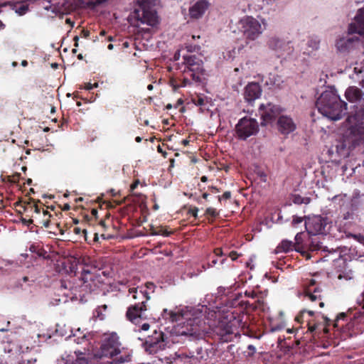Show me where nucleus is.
Returning <instances> with one entry per match:
<instances>
[{
	"label": "nucleus",
	"mask_w": 364,
	"mask_h": 364,
	"mask_svg": "<svg viewBox=\"0 0 364 364\" xmlns=\"http://www.w3.org/2000/svg\"><path fill=\"white\" fill-rule=\"evenodd\" d=\"M146 289L145 290H149L151 292L154 291V289L156 287L155 284L153 282H148L145 284Z\"/></svg>",
	"instance_id": "45"
},
{
	"label": "nucleus",
	"mask_w": 364,
	"mask_h": 364,
	"mask_svg": "<svg viewBox=\"0 0 364 364\" xmlns=\"http://www.w3.org/2000/svg\"><path fill=\"white\" fill-rule=\"evenodd\" d=\"M205 215L212 218H216L219 215V212L215 208L210 207L205 210Z\"/></svg>",
	"instance_id": "34"
},
{
	"label": "nucleus",
	"mask_w": 364,
	"mask_h": 364,
	"mask_svg": "<svg viewBox=\"0 0 364 364\" xmlns=\"http://www.w3.org/2000/svg\"><path fill=\"white\" fill-rule=\"evenodd\" d=\"M268 46L269 48L274 50H281L283 49L284 43L277 37H272L268 41Z\"/></svg>",
	"instance_id": "28"
},
{
	"label": "nucleus",
	"mask_w": 364,
	"mask_h": 364,
	"mask_svg": "<svg viewBox=\"0 0 364 364\" xmlns=\"http://www.w3.org/2000/svg\"><path fill=\"white\" fill-rule=\"evenodd\" d=\"M145 351L150 355H156L159 360L164 358L162 352L165 350L167 343L165 335L161 331L155 330L151 336H149L143 344Z\"/></svg>",
	"instance_id": "8"
},
{
	"label": "nucleus",
	"mask_w": 364,
	"mask_h": 364,
	"mask_svg": "<svg viewBox=\"0 0 364 364\" xmlns=\"http://www.w3.org/2000/svg\"><path fill=\"white\" fill-rule=\"evenodd\" d=\"M316 280L311 279L308 282L304 284V296L311 302L318 301V305L321 308L324 306V302L322 301L321 289L316 287Z\"/></svg>",
	"instance_id": "16"
},
{
	"label": "nucleus",
	"mask_w": 364,
	"mask_h": 364,
	"mask_svg": "<svg viewBox=\"0 0 364 364\" xmlns=\"http://www.w3.org/2000/svg\"><path fill=\"white\" fill-rule=\"evenodd\" d=\"M241 293H232L230 296L226 298L223 302L228 309H232V311L228 310L227 316L231 318L237 317V316L245 315L244 311L252 308L255 309L260 304L263 302L258 299L257 301L258 305L250 304L248 301H244Z\"/></svg>",
	"instance_id": "6"
},
{
	"label": "nucleus",
	"mask_w": 364,
	"mask_h": 364,
	"mask_svg": "<svg viewBox=\"0 0 364 364\" xmlns=\"http://www.w3.org/2000/svg\"><path fill=\"white\" fill-rule=\"evenodd\" d=\"M196 46H191H191H186L187 50H188V52H191V53H192V52L195 51V50H196Z\"/></svg>",
	"instance_id": "57"
},
{
	"label": "nucleus",
	"mask_w": 364,
	"mask_h": 364,
	"mask_svg": "<svg viewBox=\"0 0 364 364\" xmlns=\"http://www.w3.org/2000/svg\"><path fill=\"white\" fill-rule=\"evenodd\" d=\"M2 181L11 183V176H6L4 178H2Z\"/></svg>",
	"instance_id": "56"
},
{
	"label": "nucleus",
	"mask_w": 364,
	"mask_h": 364,
	"mask_svg": "<svg viewBox=\"0 0 364 364\" xmlns=\"http://www.w3.org/2000/svg\"><path fill=\"white\" fill-rule=\"evenodd\" d=\"M303 221V218L299 217V216H294L293 220H292V225H296L298 224H300Z\"/></svg>",
	"instance_id": "46"
},
{
	"label": "nucleus",
	"mask_w": 364,
	"mask_h": 364,
	"mask_svg": "<svg viewBox=\"0 0 364 364\" xmlns=\"http://www.w3.org/2000/svg\"><path fill=\"white\" fill-rule=\"evenodd\" d=\"M193 102L196 105L202 106L205 104V100L203 97L198 96L193 99Z\"/></svg>",
	"instance_id": "41"
},
{
	"label": "nucleus",
	"mask_w": 364,
	"mask_h": 364,
	"mask_svg": "<svg viewBox=\"0 0 364 364\" xmlns=\"http://www.w3.org/2000/svg\"><path fill=\"white\" fill-rule=\"evenodd\" d=\"M203 323V321L198 317L187 319L184 326L186 331H183V333L190 335L199 334L202 331L201 326Z\"/></svg>",
	"instance_id": "22"
},
{
	"label": "nucleus",
	"mask_w": 364,
	"mask_h": 364,
	"mask_svg": "<svg viewBox=\"0 0 364 364\" xmlns=\"http://www.w3.org/2000/svg\"><path fill=\"white\" fill-rule=\"evenodd\" d=\"M213 253L216 257L227 256V253H225L221 247L215 248Z\"/></svg>",
	"instance_id": "39"
},
{
	"label": "nucleus",
	"mask_w": 364,
	"mask_h": 364,
	"mask_svg": "<svg viewBox=\"0 0 364 364\" xmlns=\"http://www.w3.org/2000/svg\"><path fill=\"white\" fill-rule=\"evenodd\" d=\"M130 360V356L129 355L123 357L122 355H120L119 357L115 358L113 359V361L112 363L114 364H119V363H123L125 362H129Z\"/></svg>",
	"instance_id": "35"
},
{
	"label": "nucleus",
	"mask_w": 364,
	"mask_h": 364,
	"mask_svg": "<svg viewBox=\"0 0 364 364\" xmlns=\"http://www.w3.org/2000/svg\"><path fill=\"white\" fill-rule=\"evenodd\" d=\"M22 222L23 224L29 225L30 224H33V220L31 218H29L28 220H26V219L23 218Z\"/></svg>",
	"instance_id": "54"
},
{
	"label": "nucleus",
	"mask_w": 364,
	"mask_h": 364,
	"mask_svg": "<svg viewBox=\"0 0 364 364\" xmlns=\"http://www.w3.org/2000/svg\"><path fill=\"white\" fill-rule=\"evenodd\" d=\"M170 85L173 87L174 91L177 90L179 87H186V85H183V80L181 84H178L177 80L174 78L170 79Z\"/></svg>",
	"instance_id": "36"
},
{
	"label": "nucleus",
	"mask_w": 364,
	"mask_h": 364,
	"mask_svg": "<svg viewBox=\"0 0 364 364\" xmlns=\"http://www.w3.org/2000/svg\"><path fill=\"white\" fill-rule=\"evenodd\" d=\"M231 198V192L225 191L222 196H218V200L220 202L222 200H228Z\"/></svg>",
	"instance_id": "40"
},
{
	"label": "nucleus",
	"mask_w": 364,
	"mask_h": 364,
	"mask_svg": "<svg viewBox=\"0 0 364 364\" xmlns=\"http://www.w3.org/2000/svg\"><path fill=\"white\" fill-rule=\"evenodd\" d=\"M41 203L40 200L36 202L34 199L29 198L27 200H20L14 203L16 207H21L25 212H34L36 215L41 214V207L38 205Z\"/></svg>",
	"instance_id": "21"
},
{
	"label": "nucleus",
	"mask_w": 364,
	"mask_h": 364,
	"mask_svg": "<svg viewBox=\"0 0 364 364\" xmlns=\"http://www.w3.org/2000/svg\"><path fill=\"white\" fill-rule=\"evenodd\" d=\"M73 364H87V361L85 358H77Z\"/></svg>",
	"instance_id": "48"
},
{
	"label": "nucleus",
	"mask_w": 364,
	"mask_h": 364,
	"mask_svg": "<svg viewBox=\"0 0 364 364\" xmlns=\"http://www.w3.org/2000/svg\"><path fill=\"white\" fill-rule=\"evenodd\" d=\"M259 132V124L256 119L247 117L240 119L235 126V132L238 139L246 140Z\"/></svg>",
	"instance_id": "12"
},
{
	"label": "nucleus",
	"mask_w": 364,
	"mask_h": 364,
	"mask_svg": "<svg viewBox=\"0 0 364 364\" xmlns=\"http://www.w3.org/2000/svg\"><path fill=\"white\" fill-rule=\"evenodd\" d=\"M262 88L257 82H250L244 89V99L250 105H252L255 100L260 97Z\"/></svg>",
	"instance_id": "17"
},
{
	"label": "nucleus",
	"mask_w": 364,
	"mask_h": 364,
	"mask_svg": "<svg viewBox=\"0 0 364 364\" xmlns=\"http://www.w3.org/2000/svg\"><path fill=\"white\" fill-rule=\"evenodd\" d=\"M28 10V6L27 5H21L16 9V12L19 15H24Z\"/></svg>",
	"instance_id": "37"
},
{
	"label": "nucleus",
	"mask_w": 364,
	"mask_h": 364,
	"mask_svg": "<svg viewBox=\"0 0 364 364\" xmlns=\"http://www.w3.org/2000/svg\"><path fill=\"white\" fill-rule=\"evenodd\" d=\"M306 235L303 232H299L295 236V250L300 252L302 255H304L305 242H304Z\"/></svg>",
	"instance_id": "27"
},
{
	"label": "nucleus",
	"mask_w": 364,
	"mask_h": 364,
	"mask_svg": "<svg viewBox=\"0 0 364 364\" xmlns=\"http://www.w3.org/2000/svg\"><path fill=\"white\" fill-rule=\"evenodd\" d=\"M217 291L218 296L221 297L223 301L232 293L230 287H219Z\"/></svg>",
	"instance_id": "30"
},
{
	"label": "nucleus",
	"mask_w": 364,
	"mask_h": 364,
	"mask_svg": "<svg viewBox=\"0 0 364 364\" xmlns=\"http://www.w3.org/2000/svg\"><path fill=\"white\" fill-rule=\"evenodd\" d=\"M129 294L132 295L134 303L127 309L126 316L129 321L137 324L140 320L147 319L149 315L146 314L149 310L147 302L150 299L149 293L142 288H130Z\"/></svg>",
	"instance_id": "3"
},
{
	"label": "nucleus",
	"mask_w": 364,
	"mask_h": 364,
	"mask_svg": "<svg viewBox=\"0 0 364 364\" xmlns=\"http://www.w3.org/2000/svg\"><path fill=\"white\" fill-rule=\"evenodd\" d=\"M139 183V180L135 181L130 186L131 191H134L138 186Z\"/></svg>",
	"instance_id": "53"
},
{
	"label": "nucleus",
	"mask_w": 364,
	"mask_h": 364,
	"mask_svg": "<svg viewBox=\"0 0 364 364\" xmlns=\"http://www.w3.org/2000/svg\"><path fill=\"white\" fill-rule=\"evenodd\" d=\"M82 291L91 293L100 289L104 284V280L100 274L83 269L80 277Z\"/></svg>",
	"instance_id": "9"
},
{
	"label": "nucleus",
	"mask_w": 364,
	"mask_h": 364,
	"mask_svg": "<svg viewBox=\"0 0 364 364\" xmlns=\"http://www.w3.org/2000/svg\"><path fill=\"white\" fill-rule=\"evenodd\" d=\"M279 132L282 134H289L296 129L293 119L287 115H280L277 122Z\"/></svg>",
	"instance_id": "19"
},
{
	"label": "nucleus",
	"mask_w": 364,
	"mask_h": 364,
	"mask_svg": "<svg viewBox=\"0 0 364 364\" xmlns=\"http://www.w3.org/2000/svg\"><path fill=\"white\" fill-rule=\"evenodd\" d=\"M295 250V245L291 240H283L276 248L277 253L288 252Z\"/></svg>",
	"instance_id": "26"
},
{
	"label": "nucleus",
	"mask_w": 364,
	"mask_h": 364,
	"mask_svg": "<svg viewBox=\"0 0 364 364\" xmlns=\"http://www.w3.org/2000/svg\"><path fill=\"white\" fill-rule=\"evenodd\" d=\"M247 316L246 315L237 316L235 318H231L225 316L224 319L220 322L217 328V334L220 336L221 341L223 342H230L233 340L239 334V328L243 330L248 329L247 326Z\"/></svg>",
	"instance_id": "5"
},
{
	"label": "nucleus",
	"mask_w": 364,
	"mask_h": 364,
	"mask_svg": "<svg viewBox=\"0 0 364 364\" xmlns=\"http://www.w3.org/2000/svg\"><path fill=\"white\" fill-rule=\"evenodd\" d=\"M242 255L239 254L236 251H231L228 254H227V257H229L232 261H235L240 257Z\"/></svg>",
	"instance_id": "38"
},
{
	"label": "nucleus",
	"mask_w": 364,
	"mask_h": 364,
	"mask_svg": "<svg viewBox=\"0 0 364 364\" xmlns=\"http://www.w3.org/2000/svg\"><path fill=\"white\" fill-rule=\"evenodd\" d=\"M245 296L252 298V299H255L257 297V293L255 291H246L245 293Z\"/></svg>",
	"instance_id": "47"
},
{
	"label": "nucleus",
	"mask_w": 364,
	"mask_h": 364,
	"mask_svg": "<svg viewBox=\"0 0 364 364\" xmlns=\"http://www.w3.org/2000/svg\"><path fill=\"white\" fill-rule=\"evenodd\" d=\"M36 362V360H28L26 362L25 360H23L21 363L20 364H33L34 363Z\"/></svg>",
	"instance_id": "60"
},
{
	"label": "nucleus",
	"mask_w": 364,
	"mask_h": 364,
	"mask_svg": "<svg viewBox=\"0 0 364 364\" xmlns=\"http://www.w3.org/2000/svg\"><path fill=\"white\" fill-rule=\"evenodd\" d=\"M21 178V173H16L11 176V183H18Z\"/></svg>",
	"instance_id": "44"
},
{
	"label": "nucleus",
	"mask_w": 364,
	"mask_h": 364,
	"mask_svg": "<svg viewBox=\"0 0 364 364\" xmlns=\"http://www.w3.org/2000/svg\"><path fill=\"white\" fill-rule=\"evenodd\" d=\"M94 316L99 318L100 320L104 319V316L102 314V310H101V307H97L95 312Z\"/></svg>",
	"instance_id": "43"
},
{
	"label": "nucleus",
	"mask_w": 364,
	"mask_h": 364,
	"mask_svg": "<svg viewBox=\"0 0 364 364\" xmlns=\"http://www.w3.org/2000/svg\"><path fill=\"white\" fill-rule=\"evenodd\" d=\"M239 29L246 43L257 40L263 33L261 23L254 17L246 16L239 21Z\"/></svg>",
	"instance_id": "7"
},
{
	"label": "nucleus",
	"mask_w": 364,
	"mask_h": 364,
	"mask_svg": "<svg viewBox=\"0 0 364 364\" xmlns=\"http://www.w3.org/2000/svg\"><path fill=\"white\" fill-rule=\"evenodd\" d=\"M304 255L307 258H311L312 255L311 253L316 252V253L319 251L326 252V247H323L321 242L318 240L317 237H309V240L305 242Z\"/></svg>",
	"instance_id": "20"
},
{
	"label": "nucleus",
	"mask_w": 364,
	"mask_h": 364,
	"mask_svg": "<svg viewBox=\"0 0 364 364\" xmlns=\"http://www.w3.org/2000/svg\"><path fill=\"white\" fill-rule=\"evenodd\" d=\"M73 232L76 234V235H79L81 232H82V233L86 235L87 234V230L86 229H83L82 230H81V229L78 227H76L73 229Z\"/></svg>",
	"instance_id": "49"
},
{
	"label": "nucleus",
	"mask_w": 364,
	"mask_h": 364,
	"mask_svg": "<svg viewBox=\"0 0 364 364\" xmlns=\"http://www.w3.org/2000/svg\"><path fill=\"white\" fill-rule=\"evenodd\" d=\"M198 208L197 207H191L188 210V214L191 215L195 218L198 217Z\"/></svg>",
	"instance_id": "42"
},
{
	"label": "nucleus",
	"mask_w": 364,
	"mask_h": 364,
	"mask_svg": "<svg viewBox=\"0 0 364 364\" xmlns=\"http://www.w3.org/2000/svg\"><path fill=\"white\" fill-rule=\"evenodd\" d=\"M218 263V259H213L211 260V262H210L208 263V267H214L216 264Z\"/></svg>",
	"instance_id": "55"
},
{
	"label": "nucleus",
	"mask_w": 364,
	"mask_h": 364,
	"mask_svg": "<svg viewBox=\"0 0 364 364\" xmlns=\"http://www.w3.org/2000/svg\"><path fill=\"white\" fill-rule=\"evenodd\" d=\"M161 316L164 320L173 322L177 321L178 315L173 311H168L166 309H164L161 313Z\"/></svg>",
	"instance_id": "29"
},
{
	"label": "nucleus",
	"mask_w": 364,
	"mask_h": 364,
	"mask_svg": "<svg viewBox=\"0 0 364 364\" xmlns=\"http://www.w3.org/2000/svg\"><path fill=\"white\" fill-rule=\"evenodd\" d=\"M345 96L350 102L364 100V92H363L360 89L355 86L349 87L345 92Z\"/></svg>",
	"instance_id": "24"
},
{
	"label": "nucleus",
	"mask_w": 364,
	"mask_h": 364,
	"mask_svg": "<svg viewBox=\"0 0 364 364\" xmlns=\"http://www.w3.org/2000/svg\"><path fill=\"white\" fill-rule=\"evenodd\" d=\"M355 23L348 26V33H358L364 36V6L359 9L355 16Z\"/></svg>",
	"instance_id": "18"
},
{
	"label": "nucleus",
	"mask_w": 364,
	"mask_h": 364,
	"mask_svg": "<svg viewBox=\"0 0 364 364\" xmlns=\"http://www.w3.org/2000/svg\"><path fill=\"white\" fill-rule=\"evenodd\" d=\"M206 0H199L189 9V15L192 18L198 19L204 14L208 7Z\"/></svg>",
	"instance_id": "23"
},
{
	"label": "nucleus",
	"mask_w": 364,
	"mask_h": 364,
	"mask_svg": "<svg viewBox=\"0 0 364 364\" xmlns=\"http://www.w3.org/2000/svg\"><path fill=\"white\" fill-rule=\"evenodd\" d=\"M97 213H98V211L96 208L92 209V210H91L92 216L95 217L96 219L97 218Z\"/></svg>",
	"instance_id": "58"
},
{
	"label": "nucleus",
	"mask_w": 364,
	"mask_h": 364,
	"mask_svg": "<svg viewBox=\"0 0 364 364\" xmlns=\"http://www.w3.org/2000/svg\"><path fill=\"white\" fill-rule=\"evenodd\" d=\"M185 68L183 71V85L200 84L204 79L205 69L201 57L196 55H184L183 56Z\"/></svg>",
	"instance_id": "4"
},
{
	"label": "nucleus",
	"mask_w": 364,
	"mask_h": 364,
	"mask_svg": "<svg viewBox=\"0 0 364 364\" xmlns=\"http://www.w3.org/2000/svg\"><path fill=\"white\" fill-rule=\"evenodd\" d=\"M138 7L134 9V16L141 23L155 26L158 22L156 11L151 9L146 0H138Z\"/></svg>",
	"instance_id": "10"
},
{
	"label": "nucleus",
	"mask_w": 364,
	"mask_h": 364,
	"mask_svg": "<svg viewBox=\"0 0 364 364\" xmlns=\"http://www.w3.org/2000/svg\"><path fill=\"white\" fill-rule=\"evenodd\" d=\"M107 1V0H89L85 3V7L90 9H94Z\"/></svg>",
	"instance_id": "32"
},
{
	"label": "nucleus",
	"mask_w": 364,
	"mask_h": 364,
	"mask_svg": "<svg viewBox=\"0 0 364 364\" xmlns=\"http://www.w3.org/2000/svg\"><path fill=\"white\" fill-rule=\"evenodd\" d=\"M348 121L353 124L351 133L353 136L364 142V108L355 112V114L348 116Z\"/></svg>",
	"instance_id": "15"
},
{
	"label": "nucleus",
	"mask_w": 364,
	"mask_h": 364,
	"mask_svg": "<svg viewBox=\"0 0 364 364\" xmlns=\"http://www.w3.org/2000/svg\"><path fill=\"white\" fill-rule=\"evenodd\" d=\"M292 201L294 203L297 204V205H301L302 203L308 204L310 203L311 199H310V198H308V197L304 198L299 194H296V195L293 196Z\"/></svg>",
	"instance_id": "31"
},
{
	"label": "nucleus",
	"mask_w": 364,
	"mask_h": 364,
	"mask_svg": "<svg viewBox=\"0 0 364 364\" xmlns=\"http://www.w3.org/2000/svg\"><path fill=\"white\" fill-rule=\"evenodd\" d=\"M120 343L116 333L107 335L102 341L98 355L112 358L120 353Z\"/></svg>",
	"instance_id": "13"
},
{
	"label": "nucleus",
	"mask_w": 364,
	"mask_h": 364,
	"mask_svg": "<svg viewBox=\"0 0 364 364\" xmlns=\"http://www.w3.org/2000/svg\"><path fill=\"white\" fill-rule=\"evenodd\" d=\"M209 188H210V190L211 191L212 193H218V192H220V190L218 188L215 187V186H211Z\"/></svg>",
	"instance_id": "59"
},
{
	"label": "nucleus",
	"mask_w": 364,
	"mask_h": 364,
	"mask_svg": "<svg viewBox=\"0 0 364 364\" xmlns=\"http://www.w3.org/2000/svg\"><path fill=\"white\" fill-rule=\"evenodd\" d=\"M248 350H250V353H248L250 355H253L255 353V347L252 345H249L247 347Z\"/></svg>",
	"instance_id": "52"
},
{
	"label": "nucleus",
	"mask_w": 364,
	"mask_h": 364,
	"mask_svg": "<svg viewBox=\"0 0 364 364\" xmlns=\"http://www.w3.org/2000/svg\"><path fill=\"white\" fill-rule=\"evenodd\" d=\"M320 41L316 38H311L308 41L307 45L311 50H309V52H312L314 50H318L319 47Z\"/></svg>",
	"instance_id": "33"
},
{
	"label": "nucleus",
	"mask_w": 364,
	"mask_h": 364,
	"mask_svg": "<svg viewBox=\"0 0 364 364\" xmlns=\"http://www.w3.org/2000/svg\"><path fill=\"white\" fill-rule=\"evenodd\" d=\"M331 226L328 218L321 215L308 217L305 221V228L309 235H326Z\"/></svg>",
	"instance_id": "11"
},
{
	"label": "nucleus",
	"mask_w": 364,
	"mask_h": 364,
	"mask_svg": "<svg viewBox=\"0 0 364 364\" xmlns=\"http://www.w3.org/2000/svg\"><path fill=\"white\" fill-rule=\"evenodd\" d=\"M70 209V205L68 203L64 204L63 207L62 208L63 210H69Z\"/></svg>",
	"instance_id": "62"
},
{
	"label": "nucleus",
	"mask_w": 364,
	"mask_h": 364,
	"mask_svg": "<svg viewBox=\"0 0 364 364\" xmlns=\"http://www.w3.org/2000/svg\"><path fill=\"white\" fill-rule=\"evenodd\" d=\"M316 105L319 112L334 121L341 119L347 110V103L341 100L333 89L322 92Z\"/></svg>",
	"instance_id": "2"
},
{
	"label": "nucleus",
	"mask_w": 364,
	"mask_h": 364,
	"mask_svg": "<svg viewBox=\"0 0 364 364\" xmlns=\"http://www.w3.org/2000/svg\"><path fill=\"white\" fill-rule=\"evenodd\" d=\"M149 328V324L148 323H143L142 326H141V329L144 330V331H146Z\"/></svg>",
	"instance_id": "63"
},
{
	"label": "nucleus",
	"mask_w": 364,
	"mask_h": 364,
	"mask_svg": "<svg viewBox=\"0 0 364 364\" xmlns=\"http://www.w3.org/2000/svg\"><path fill=\"white\" fill-rule=\"evenodd\" d=\"M97 87V83H95L94 85L91 84V83H87L86 84L85 88L87 90H92L93 87Z\"/></svg>",
	"instance_id": "50"
},
{
	"label": "nucleus",
	"mask_w": 364,
	"mask_h": 364,
	"mask_svg": "<svg viewBox=\"0 0 364 364\" xmlns=\"http://www.w3.org/2000/svg\"><path fill=\"white\" fill-rule=\"evenodd\" d=\"M189 142H190V141L188 139H186L182 140L181 144L186 146L189 144Z\"/></svg>",
	"instance_id": "64"
},
{
	"label": "nucleus",
	"mask_w": 364,
	"mask_h": 364,
	"mask_svg": "<svg viewBox=\"0 0 364 364\" xmlns=\"http://www.w3.org/2000/svg\"><path fill=\"white\" fill-rule=\"evenodd\" d=\"M352 311L349 309L348 312H341L338 314L333 321H331L328 317L323 314H315L312 310H303L296 316L295 320L300 323H306L307 332L312 334L313 336L321 337L329 332L328 327L333 324L334 328H338L343 326L339 325L340 321H347L348 318Z\"/></svg>",
	"instance_id": "1"
},
{
	"label": "nucleus",
	"mask_w": 364,
	"mask_h": 364,
	"mask_svg": "<svg viewBox=\"0 0 364 364\" xmlns=\"http://www.w3.org/2000/svg\"><path fill=\"white\" fill-rule=\"evenodd\" d=\"M35 218L36 219H38L39 225H41L45 228H48L50 225L52 215L47 210L41 208V214L36 215Z\"/></svg>",
	"instance_id": "25"
},
{
	"label": "nucleus",
	"mask_w": 364,
	"mask_h": 364,
	"mask_svg": "<svg viewBox=\"0 0 364 364\" xmlns=\"http://www.w3.org/2000/svg\"><path fill=\"white\" fill-rule=\"evenodd\" d=\"M73 41L75 42V43H74L75 47H77L78 46L79 37L77 36H75L74 37V38H73Z\"/></svg>",
	"instance_id": "61"
},
{
	"label": "nucleus",
	"mask_w": 364,
	"mask_h": 364,
	"mask_svg": "<svg viewBox=\"0 0 364 364\" xmlns=\"http://www.w3.org/2000/svg\"><path fill=\"white\" fill-rule=\"evenodd\" d=\"M183 104V100L182 98H179L176 103L173 105L174 108H178L179 106L182 105Z\"/></svg>",
	"instance_id": "51"
},
{
	"label": "nucleus",
	"mask_w": 364,
	"mask_h": 364,
	"mask_svg": "<svg viewBox=\"0 0 364 364\" xmlns=\"http://www.w3.org/2000/svg\"><path fill=\"white\" fill-rule=\"evenodd\" d=\"M258 112L262 120L261 125L266 126L272 124L277 117H279L282 109L279 106L268 102L261 104Z\"/></svg>",
	"instance_id": "14"
}]
</instances>
